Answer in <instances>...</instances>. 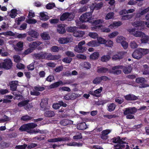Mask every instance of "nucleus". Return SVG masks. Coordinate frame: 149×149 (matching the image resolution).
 I'll return each mask as SVG.
<instances>
[{"mask_svg": "<svg viewBox=\"0 0 149 149\" xmlns=\"http://www.w3.org/2000/svg\"><path fill=\"white\" fill-rule=\"evenodd\" d=\"M128 31L134 36L136 37L142 38L141 39V43H146L149 40V36H146L143 33L139 31L136 28H130L127 30Z\"/></svg>", "mask_w": 149, "mask_h": 149, "instance_id": "nucleus-1", "label": "nucleus"}, {"mask_svg": "<svg viewBox=\"0 0 149 149\" xmlns=\"http://www.w3.org/2000/svg\"><path fill=\"white\" fill-rule=\"evenodd\" d=\"M34 57L38 59H46L48 60H54L60 58L61 56L59 55H52L51 53L40 52L34 54Z\"/></svg>", "mask_w": 149, "mask_h": 149, "instance_id": "nucleus-2", "label": "nucleus"}, {"mask_svg": "<svg viewBox=\"0 0 149 149\" xmlns=\"http://www.w3.org/2000/svg\"><path fill=\"white\" fill-rule=\"evenodd\" d=\"M37 126V125L35 123H29L22 125L19 127V130L22 132L26 131L28 133L31 134H33L34 133H38L40 131L39 130H31L36 127Z\"/></svg>", "mask_w": 149, "mask_h": 149, "instance_id": "nucleus-3", "label": "nucleus"}, {"mask_svg": "<svg viewBox=\"0 0 149 149\" xmlns=\"http://www.w3.org/2000/svg\"><path fill=\"white\" fill-rule=\"evenodd\" d=\"M119 68H123V71L125 74L130 73L132 70V68L130 65L125 66H117L113 67L112 70H110L109 72L114 74H120L121 73V71L120 70H118Z\"/></svg>", "mask_w": 149, "mask_h": 149, "instance_id": "nucleus-4", "label": "nucleus"}, {"mask_svg": "<svg viewBox=\"0 0 149 149\" xmlns=\"http://www.w3.org/2000/svg\"><path fill=\"white\" fill-rule=\"evenodd\" d=\"M137 109L135 107L127 108L123 111L124 115H126V118L128 119L134 118V116L133 115L136 112Z\"/></svg>", "mask_w": 149, "mask_h": 149, "instance_id": "nucleus-5", "label": "nucleus"}, {"mask_svg": "<svg viewBox=\"0 0 149 149\" xmlns=\"http://www.w3.org/2000/svg\"><path fill=\"white\" fill-rule=\"evenodd\" d=\"M92 13L91 12L86 13L81 15L79 18L80 22H89L93 24L92 19Z\"/></svg>", "mask_w": 149, "mask_h": 149, "instance_id": "nucleus-6", "label": "nucleus"}, {"mask_svg": "<svg viewBox=\"0 0 149 149\" xmlns=\"http://www.w3.org/2000/svg\"><path fill=\"white\" fill-rule=\"evenodd\" d=\"M13 66V64L10 59H5L3 62L0 63V68H3L5 70L10 69Z\"/></svg>", "mask_w": 149, "mask_h": 149, "instance_id": "nucleus-7", "label": "nucleus"}, {"mask_svg": "<svg viewBox=\"0 0 149 149\" xmlns=\"http://www.w3.org/2000/svg\"><path fill=\"white\" fill-rule=\"evenodd\" d=\"M85 44L84 40H82L78 43V45H76L74 47V50L79 53H83L86 51L87 48L83 45Z\"/></svg>", "mask_w": 149, "mask_h": 149, "instance_id": "nucleus-8", "label": "nucleus"}, {"mask_svg": "<svg viewBox=\"0 0 149 149\" xmlns=\"http://www.w3.org/2000/svg\"><path fill=\"white\" fill-rule=\"evenodd\" d=\"M105 42L104 39L98 37L97 33H94V47L98 46L100 44H104Z\"/></svg>", "mask_w": 149, "mask_h": 149, "instance_id": "nucleus-9", "label": "nucleus"}, {"mask_svg": "<svg viewBox=\"0 0 149 149\" xmlns=\"http://www.w3.org/2000/svg\"><path fill=\"white\" fill-rule=\"evenodd\" d=\"M48 98H45L41 100V102L40 103V106L42 108V110L44 111L47 109L48 108Z\"/></svg>", "mask_w": 149, "mask_h": 149, "instance_id": "nucleus-10", "label": "nucleus"}, {"mask_svg": "<svg viewBox=\"0 0 149 149\" xmlns=\"http://www.w3.org/2000/svg\"><path fill=\"white\" fill-rule=\"evenodd\" d=\"M68 137H58L51 139L48 140V141L50 142H56L58 141H65L69 140Z\"/></svg>", "mask_w": 149, "mask_h": 149, "instance_id": "nucleus-11", "label": "nucleus"}, {"mask_svg": "<svg viewBox=\"0 0 149 149\" xmlns=\"http://www.w3.org/2000/svg\"><path fill=\"white\" fill-rule=\"evenodd\" d=\"M126 54V52H118L112 57V59L113 60H117L123 58V56Z\"/></svg>", "mask_w": 149, "mask_h": 149, "instance_id": "nucleus-12", "label": "nucleus"}, {"mask_svg": "<svg viewBox=\"0 0 149 149\" xmlns=\"http://www.w3.org/2000/svg\"><path fill=\"white\" fill-rule=\"evenodd\" d=\"M112 142L115 143H118V144H127L126 142L125 141V139L122 138L120 139V137L113 138L112 139Z\"/></svg>", "mask_w": 149, "mask_h": 149, "instance_id": "nucleus-13", "label": "nucleus"}, {"mask_svg": "<svg viewBox=\"0 0 149 149\" xmlns=\"http://www.w3.org/2000/svg\"><path fill=\"white\" fill-rule=\"evenodd\" d=\"M71 14L68 12H66L63 13L60 16V20L61 21H64L68 18L70 19V20H71L73 18L70 17Z\"/></svg>", "mask_w": 149, "mask_h": 149, "instance_id": "nucleus-14", "label": "nucleus"}, {"mask_svg": "<svg viewBox=\"0 0 149 149\" xmlns=\"http://www.w3.org/2000/svg\"><path fill=\"white\" fill-rule=\"evenodd\" d=\"M18 82L17 81H13L10 83V89L11 91H16L18 85Z\"/></svg>", "mask_w": 149, "mask_h": 149, "instance_id": "nucleus-15", "label": "nucleus"}, {"mask_svg": "<svg viewBox=\"0 0 149 149\" xmlns=\"http://www.w3.org/2000/svg\"><path fill=\"white\" fill-rule=\"evenodd\" d=\"M41 42L37 40L30 43L29 44V46L32 50L35 49L38 46L41 44Z\"/></svg>", "mask_w": 149, "mask_h": 149, "instance_id": "nucleus-16", "label": "nucleus"}, {"mask_svg": "<svg viewBox=\"0 0 149 149\" xmlns=\"http://www.w3.org/2000/svg\"><path fill=\"white\" fill-rule=\"evenodd\" d=\"M132 56L134 58L137 59H139L142 57L139 48L135 50L133 52Z\"/></svg>", "mask_w": 149, "mask_h": 149, "instance_id": "nucleus-17", "label": "nucleus"}, {"mask_svg": "<svg viewBox=\"0 0 149 149\" xmlns=\"http://www.w3.org/2000/svg\"><path fill=\"white\" fill-rule=\"evenodd\" d=\"M103 22V20L98 19L94 21V29H98L101 27V24Z\"/></svg>", "mask_w": 149, "mask_h": 149, "instance_id": "nucleus-18", "label": "nucleus"}, {"mask_svg": "<svg viewBox=\"0 0 149 149\" xmlns=\"http://www.w3.org/2000/svg\"><path fill=\"white\" fill-rule=\"evenodd\" d=\"M126 100L127 101L135 100L138 99V97L132 94H129L124 96Z\"/></svg>", "mask_w": 149, "mask_h": 149, "instance_id": "nucleus-19", "label": "nucleus"}, {"mask_svg": "<svg viewBox=\"0 0 149 149\" xmlns=\"http://www.w3.org/2000/svg\"><path fill=\"white\" fill-rule=\"evenodd\" d=\"M110 132L111 130H103L102 132L101 138L103 139H107L108 137V134Z\"/></svg>", "mask_w": 149, "mask_h": 149, "instance_id": "nucleus-20", "label": "nucleus"}, {"mask_svg": "<svg viewBox=\"0 0 149 149\" xmlns=\"http://www.w3.org/2000/svg\"><path fill=\"white\" fill-rule=\"evenodd\" d=\"M57 32L60 34L64 33L65 32L66 30L64 24L59 25L57 28Z\"/></svg>", "mask_w": 149, "mask_h": 149, "instance_id": "nucleus-21", "label": "nucleus"}, {"mask_svg": "<svg viewBox=\"0 0 149 149\" xmlns=\"http://www.w3.org/2000/svg\"><path fill=\"white\" fill-rule=\"evenodd\" d=\"M71 38H61L59 40V42L61 44H66L71 41Z\"/></svg>", "mask_w": 149, "mask_h": 149, "instance_id": "nucleus-22", "label": "nucleus"}, {"mask_svg": "<svg viewBox=\"0 0 149 149\" xmlns=\"http://www.w3.org/2000/svg\"><path fill=\"white\" fill-rule=\"evenodd\" d=\"M132 24L135 27L143 26L144 25L145 22L141 21H136L132 23Z\"/></svg>", "mask_w": 149, "mask_h": 149, "instance_id": "nucleus-23", "label": "nucleus"}, {"mask_svg": "<svg viewBox=\"0 0 149 149\" xmlns=\"http://www.w3.org/2000/svg\"><path fill=\"white\" fill-rule=\"evenodd\" d=\"M84 31L77 30L75 31L73 34L74 36L77 37H82L84 34Z\"/></svg>", "mask_w": 149, "mask_h": 149, "instance_id": "nucleus-24", "label": "nucleus"}, {"mask_svg": "<svg viewBox=\"0 0 149 149\" xmlns=\"http://www.w3.org/2000/svg\"><path fill=\"white\" fill-rule=\"evenodd\" d=\"M63 82L61 81L56 82L51 84L49 87L50 89L58 87L61 84H62Z\"/></svg>", "mask_w": 149, "mask_h": 149, "instance_id": "nucleus-25", "label": "nucleus"}, {"mask_svg": "<svg viewBox=\"0 0 149 149\" xmlns=\"http://www.w3.org/2000/svg\"><path fill=\"white\" fill-rule=\"evenodd\" d=\"M122 24L120 22H114L110 24L109 27L111 28H116Z\"/></svg>", "mask_w": 149, "mask_h": 149, "instance_id": "nucleus-26", "label": "nucleus"}, {"mask_svg": "<svg viewBox=\"0 0 149 149\" xmlns=\"http://www.w3.org/2000/svg\"><path fill=\"white\" fill-rule=\"evenodd\" d=\"M44 115L46 117H52L54 116L55 113L53 111H47L45 112Z\"/></svg>", "mask_w": 149, "mask_h": 149, "instance_id": "nucleus-27", "label": "nucleus"}, {"mask_svg": "<svg viewBox=\"0 0 149 149\" xmlns=\"http://www.w3.org/2000/svg\"><path fill=\"white\" fill-rule=\"evenodd\" d=\"M40 19L41 20L46 21L49 19L48 16L45 14L44 12L40 13Z\"/></svg>", "mask_w": 149, "mask_h": 149, "instance_id": "nucleus-28", "label": "nucleus"}, {"mask_svg": "<svg viewBox=\"0 0 149 149\" xmlns=\"http://www.w3.org/2000/svg\"><path fill=\"white\" fill-rule=\"evenodd\" d=\"M108 70L107 68L98 67L97 70V72L100 73H106Z\"/></svg>", "mask_w": 149, "mask_h": 149, "instance_id": "nucleus-29", "label": "nucleus"}, {"mask_svg": "<svg viewBox=\"0 0 149 149\" xmlns=\"http://www.w3.org/2000/svg\"><path fill=\"white\" fill-rule=\"evenodd\" d=\"M102 88L100 87V88L96 89L94 92V97H99L101 96L100 93L102 90Z\"/></svg>", "mask_w": 149, "mask_h": 149, "instance_id": "nucleus-30", "label": "nucleus"}, {"mask_svg": "<svg viewBox=\"0 0 149 149\" xmlns=\"http://www.w3.org/2000/svg\"><path fill=\"white\" fill-rule=\"evenodd\" d=\"M29 34L34 38H37L39 36V33L33 30L30 31L29 33Z\"/></svg>", "mask_w": 149, "mask_h": 149, "instance_id": "nucleus-31", "label": "nucleus"}, {"mask_svg": "<svg viewBox=\"0 0 149 149\" xmlns=\"http://www.w3.org/2000/svg\"><path fill=\"white\" fill-rule=\"evenodd\" d=\"M111 58L109 55H104L101 58V60L103 62H105L109 61Z\"/></svg>", "mask_w": 149, "mask_h": 149, "instance_id": "nucleus-32", "label": "nucleus"}, {"mask_svg": "<svg viewBox=\"0 0 149 149\" xmlns=\"http://www.w3.org/2000/svg\"><path fill=\"white\" fill-rule=\"evenodd\" d=\"M30 101V100H24L21 101L18 104V107H21L23 106H24L26 105V104H28V103Z\"/></svg>", "mask_w": 149, "mask_h": 149, "instance_id": "nucleus-33", "label": "nucleus"}, {"mask_svg": "<svg viewBox=\"0 0 149 149\" xmlns=\"http://www.w3.org/2000/svg\"><path fill=\"white\" fill-rule=\"evenodd\" d=\"M143 74L146 75L149 74V67L147 65H143Z\"/></svg>", "mask_w": 149, "mask_h": 149, "instance_id": "nucleus-34", "label": "nucleus"}, {"mask_svg": "<svg viewBox=\"0 0 149 149\" xmlns=\"http://www.w3.org/2000/svg\"><path fill=\"white\" fill-rule=\"evenodd\" d=\"M125 40V38L124 37L120 36H118L116 38V41L117 43H121V44Z\"/></svg>", "mask_w": 149, "mask_h": 149, "instance_id": "nucleus-35", "label": "nucleus"}, {"mask_svg": "<svg viewBox=\"0 0 149 149\" xmlns=\"http://www.w3.org/2000/svg\"><path fill=\"white\" fill-rule=\"evenodd\" d=\"M78 127L79 129L83 130L86 129L87 127V125L85 123H81Z\"/></svg>", "mask_w": 149, "mask_h": 149, "instance_id": "nucleus-36", "label": "nucleus"}, {"mask_svg": "<svg viewBox=\"0 0 149 149\" xmlns=\"http://www.w3.org/2000/svg\"><path fill=\"white\" fill-rule=\"evenodd\" d=\"M136 82L138 84H142L145 83L146 80L144 78L138 77L136 79Z\"/></svg>", "mask_w": 149, "mask_h": 149, "instance_id": "nucleus-37", "label": "nucleus"}, {"mask_svg": "<svg viewBox=\"0 0 149 149\" xmlns=\"http://www.w3.org/2000/svg\"><path fill=\"white\" fill-rule=\"evenodd\" d=\"M105 46L109 47H111L113 46V42L111 40H108L107 41L106 40V42L104 44Z\"/></svg>", "mask_w": 149, "mask_h": 149, "instance_id": "nucleus-38", "label": "nucleus"}, {"mask_svg": "<svg viewBox=\"0 0 149 149\" xmlns=\"http://www.w3.org/2000/svg\"><path fill=\"white\" fill-rule=\"evenodd\" d=\"M139 51L141 53L142 56L143 55H145L148 53L149 50L148 49L139 48Z\"/></svg>", "mask_w": 149, "mask_h": 149, "instance_id": "nucleus-39", "label": "nucleus"}, {"mask_svg": "<svg viewBox=\"0 0 149 149\" xmlns=\"http://www.w3.org/2000/svg\"><path fill=\"white\" fill-rule=\"evenodd\" d=\"M41 37L42 39L45 40H47L49 39L50 36L48 34L44 32L41 34Z\"/></svg>", "mask_w": 149, "mask_h": 149, "instance_id": "nucleus-40", "label": "nucleus"}, {"mask_svg": "<svg viewBox=\"0 0 149 149\" xmlns=\"http://www.w3.org/2000/svg\"><path fill=\"white\" fill-rule=\"evenodd\" d=\"M116 105L113 103H112L109 104L108 106V110L109 111L111 112L115 109Z\"/></svg>", "mask_w": 149, "mask_h": 149, "instance_id": "nucleus-41", "label": "nucleus"}, {"mask_svg": "<svg viewBox=\"0 0 149 149\" xmlns=\"http://www.w3.org/2000/svg\"><path fill=\"white\" fill-rule=\"evenodd\" d=\"M32 118V117L30 116L27 115L22 116L21 118V120L24 121H27L31 120Z\"/></svg>", "mask_w": 149, "mask_h": 149, "instance_id": "nucleus-42", "label": "nucleus"}, {"mask_svg": "<svg viewBox=\"0 0 149 149\" xmlns=\"http://www.w3.org/2000/svg\"><path fill=\"white\" fill-rule=\"evenodd\" d=\"M130 47L132 49H134L137 48L138 45L136 42L134 41H132L130 43Z\"/></svg>", "mask_w": 149, "mask_h": 149, "instance_id": "nucleus-43", "label": "nucleus"}, {"mask_svg": "<svg viewBox=\"0 0 149 149\" xmlns=\"http://www.w3.org/2000/svg\"><path fill=\"white\" fill-rule=\"evenodd\" d=\"M70 120L67 119H63L60 122V124L63 126H65L70 124Z\"/></svg>", "mask_w": 149, "mask_h": 149, "instance_id": "nucleus-44", "label": "nucleus"}, {"mask_svg": "<svg viewBox=\"0 0 149 149\" xmlns=\"http://www.w3.org/2000/svg\"><path fill=\"white\" fill-rule=\"evenodd\" d=\"M103 5V3L102 2H100L96 4L95 5L94 4V10H96L100 9L102 7Z\"/></svg>", "mask_w": 149, "mask_h": 149, "instance_id": "nucleus-45", "label": "nucleus"}, {"mask_svg": "<svg viewBox=\"0 0 149 149\" xmlns=\"http://www.w3.org/2000/svg\"><path fill=\"white\" fill-rule=\"evenodd\" d=\"M59 49V47L56 46H53L50 48L51 51L53 52H58Z\"/></svg>", "mask_w": 149, "mask_h": 149, "instance_id": "nucleus-46", "label": "nucleus"}, {"mask_svg": "<svg viewBox=\"0 0 149 149\" xmlns=\"http://www.w3.org/2000/svg\"><path fill=\"white\" fill-rule=\"evenodd\" d=\"M82 136L81 134L79 132H77L76 133V135L74 136L73 137V138L75 140H77L78 139H81Z\"/></svg>", "mask_w": 149, "mask_h": 149, "instance_id": "nucleus-47", "label": "nucleus"}, {"mask_svg": "<svg viewBox=\"0 0 149 149\" xmlns=\"http://www.w3.org/2000/svg\"><path fill=\"white\" fill-rule=\"evenodd\" d=\"M55 6L54 3H49L46 6V8L47 9H51Z\"/></svg>", "mask_w": 149, "mask_h": 149, "instance_id": "nucleus-48", "label": "nucleus"}, {"mask_svg": "<svg viewBox=\"0 0 149 149\" xmlns=\"http://www.w3.org/2000/svg\"><path fill=\"white\" fill-rule=\"evenodd\" d=\"M114 13L112 12H109L106 16L105 19H112L113 18Z\"/></svg>", "mask_w": 149, "mask_h": 149, "instance_id": "nucleus-49", "label": "nucleus"}, {"mask_svg": "<svg viewBox=\"0 0 149 149\" xmlns=\"http://www.w3.org/2000/svg\"><path fill=\"white\" fill-rule=\"evenodd\" d=\"M115 148V149H123L125 147V146L124 144H118L114 145Z\"/></svg>", "mask_w": 149, "mask_h": 149, "instance_id": "nucleus-50", "label": "nucleus"}, {"mask_svg": "<svg viewBox=\"0 0 149 149\" xmlns=\"http://www.w3.org/2000/svg\"><path fill=\"white\" fill-rule=\"evenodd\" d=\"M72 59L70 57H66L62 59V61L66 63H69L72 61Z\"/></svg>", "mask_w": 149, "mask_h": 149, "instance_id": "nucleus-51", "label": "nucleus"}, {"mask_svg": "<svg viewBox=\"0 0 149 149\" xmlns=\"http://www.w3.org/2000/svg\"><path fill=\"white\" fill-rule=\"evenodd\" d=\"M68 31L70 32H73V33L77 30V27H76L70 26L68 27L67 29Z\"/></svg>", "mask_w": 149, "mask_h": 149, "instance_id": "nucleus-52", "label": "nucleus"}, {"mask_svg": "<svg viewBox=\"0 0 149 149\" xmlns=\"http://www.w3.org/2000/svg\"><path fill=\"white\" fill-rule=\"evenodd\" d=\"M118 34V31H116L109 34L108 36L110 38H113L117 36Z\"/></svg>", "mask_w": 149, "mask_h": 149, "instance_id": "nucleus-53", "label": "nucleus"}, {"mask_svg": "<svg viewBox=\"0 0 149 149\" xmlns=\"http://www.w3.org/2000/svg\"><path fill=\"white\" fill-rule=\"evenodd\" d=\"M84 67L87 69H90L91 68V64L87 62H84L83 64Z\"/></svg>", "mask_w": 149, "mask_h": 149, "instance_id": "nucleus-54", "label": "nucleus"}, {"mask_svg": "<svg viewBox=\"0 0 149 149\" xmlns=\"http://www.w3.org/2000/svg\"><path fill=\"white\" fill-rule=\"evenodd\" d=\"M26 22L29 24H35L36 23L37 21L34 19H29L26 21Z\"/></svg>", "mask_w": 149, "mask_h": 149, "instance_id": "nucleus-55", "label": "nucleus"}, {"mask_svg": "<svg viewBox=\"0 0 149 149\" xmlns=\"http://www.w3.org/2000/svg\"><path fill=\"white\" fill-rule=\"evenodd\" d=\"M34 89L36 91H42L45 90V88L42 86H35Z\"/></svg>", "mask_w": 149, "mask_h": 149, "instance_id": "nucleus-56", "label": "nucleus"}, {"mask_svg": "<svg viewBox=\"0 0 149 149\" xmlns=\"http://www.w3.org/2000/svg\"><path fill=\"white\" fill-rule=\"evenodd\" d=\"M122 46L124 49H126L127 48L128 46V44L125 40L122 42V43L121 44Z\"/></svg>", "mask_w": 149, "mask_h": 149, "instance_id": "nucleus-57", "label": "nucleus"}, {"mask_svg": "<svg viewBox=\"0 0 149 149\" xmlns=\"http://www.w3.org/2000/svg\"><path fill=\"white\" fill-rule=\"evenodd\" d=\"M9 91L7 89H3L0 88V94L1 95H3L8 93Z\"/></svg>", "mask_w": 149, "mask_h": 149, "instance_id": "nucleus-58", "label": "nucleus"}, {"mask_svg": "<svg viewBox=\"0 0 149 149\" xmlns=\"http://www.w3.org/2000/svg\"><path fill=\"white\" fill-rule=\"evenodd\" d=\"M65 54L69 57H74L75 56V54L74 53L71 51H68L66 52Z\"/></svg>", "mask_w": 149, "mask_h": 149, "instance_id": "nucleus-59", "label": "nucleus"}, {"mask_svg": "<svg viewBox=\"0 0 149 149\" xmlns=\"http://www.w3.org/2000/svg\"><path fill=\"white\" fill-rule=\"evenodd\" d=\"M71 100H73L78 97V95L75 93H70Z\"/></svg>", "mask_w": 149, "mask_h": 149, "instance_id": "nucleus-60", "label": "nucleus"}, {"mask_svg": "<svg viewBox=\"0 0 149 149\" xmlns=\"http://www.w3.org/2000/svg\"><path fill=\"white\" fill-rule=\"evenodd\" d=\"M54 79V77L53 76L49 75L47 77L46 80L50 82Z\"/></svg>", "mask_w": 149, "mask_h": 149, "instance_id": "nucleus-61", "label": "nucleus"}, {"mask_svg": "<svg viewBox=\"0 0 149 149\" xmlns=\"http://www.w3.org/2000/svg\"><path fill=\"white\" fill-rule=\"evenodd\" d=\"M27 145H22L16 146L15 147L16 149H25Z\"/></svg>", "mask_w": 149, "mask_h": 149, "instance_id": "nucleus-62", "label": "nucleus"}, {"mask_svg": "<svg viewBox=\"0 0 149 149\" xmlns=\"http://www.w3.org/2000/svg\"><path fill=\"white\" fill-rule=\"evenodd\" d=\"M53 108L55 109H57L60 107V105L59 102L54 103L52 105Z\"/></svg>", "mask_w": 149, "mask_h": 149, "instance_id": "nucleus-63", "label": "nucleus"}, {"mask_svg": "<svg viewBox=\"0 0 149 149\" xmlns=\"http://www.w3.org/2000/svg\"><path fill=\"white\" fill-rule=\"evenodd\" d=\"M24 65L21 63H18L16 65V67L19 69H24Z\"/></svg>", "mask_w": 149, "mask_h": 149, "instance_id": "nucleus-64", "label": "nucleus"}]
</instances>
